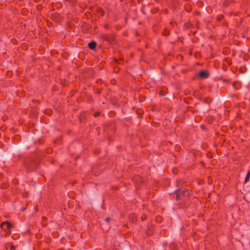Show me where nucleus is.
Returning a JSON list of instances; mask_svg holds the SVG:
<instances>
[{
    "instance_id": "obj_1",
    "label": "nucleus",
    "mask_w": 250,
    "mask_h": 250,
    "mask_svg": "<svg viewBox=\"0 0 250 250\" xmlns=\"http://www.w3.org/2000/svg\"><path fill=\"white\" fill-rule=\"evenodd\" d=\"M175 194L176 202H179L176 206L178 209H186L188 208L192 203L191 198L192 192L191 190L187 188H180L175 190L173 193Z\"/></svg>"
},
{
    "instance_id": "obj_2",
    "label": "nucleus",
    "mask_w": 250,
    "mask_h": 250,
    "mask_svg": "<svg viewBox=\"0 0 250 250\" xmlns=\"http://www.w3.org/2000/svg\"><path fill=\"white\" fill-rule=\"evenodd\" d=\"M23 165L28 172H32L39 167L40 162L37 157L31 155L25 158Z\"/></svg>"
},
{
    "instance_id": "obj_3",
    "label": "nucleus",
    "mask_w": 250,
    "mask_h": 250,
    "mask_svg": "<svg viewBox=\"0 0 250 250\" xmlns=\"http://www.w3.org/2000/svg\"><path fill=\"white\" fill-rule=\"evenodd\" d=\"M100 38L103 41L107 42L109 44H112L116 40V34L112 33L111 34L102 33Z\"/></svg>"
},
{
    "instance_id": "obj_4",
    "label": "nucleus",
    "mask_w": 250,
    "mask_h": 250,
    "mask_svg": "<svg viewBox=\"0 0 250 250\" xmlns=\"http://www.w3.org/2000/svg\"><path fill=\"white\" fill-rule=\"evenodd\" d=\"M132 180L134 183V185L137 189L139 188L144 182L143 177L139 175H134L132 177Z\"/></svg>"
},
{
    "instance_id": "obj_5",
    "label": "nucleus",
    "mask_w": 250,
    "mask_h": 250,
    "mask_svg": "<svg viewBox=\"0 0 250 250\" xmlns=\"http://www.w3.org/2000/svg\"><path fill=\"white\" fill-rule=\"evenodd\" d=\"M0 226L4 231L9 233H11V229L13 228V225L9 221L2 222Z\"/></svg>"
},
{
    "instance_id": "obj_6",
    "label": "nucleus",
    "mask_w": 250,
    "mask_h": 250,
    "mask_svg": "<svg viewBox=\"0 0 250 250\" xmlns=\"http://www.w3.org/2000/svg\"><path fill=\"white\" fill-rule=\"evenodd\" d=\"M210 75L207 70L202 69L198 72L197 76L201 79H207Z\"/></svg>"
},
{
    "instance_id": "obj_7",
    "label": "nucleus",
    "mask_w": 250,
    "mask_h": 250,
    "mask_svg": "<svg viewBox=\"0 0 250 250\" xmlns=\"http://www.w3.org/2000/svg\"><path fill=\"white\" fill-rule=\"evenodd\" d=\"M62 19L61 15L58 12H55L51 14V19L57 23L62 21Z\"/></svg>"
},
{
    "instance_id": "obj_8",
    "label": "nucleus",
    "mask_w": 250,
    "mask_h": 250,
    "mask_svg": "<svg viewBox=\"0 0 250 250\" xmlns=\"http://www.w3.org/2000/svg\"><path fill=\"white\" fill-rule=\"evenodd\" d=\"M154 233V225L153 224H149L147 226L146 230V235L147 237L151 236Z\"/></svg>"
},
{
    "instance_id": "obj_9",
    "label": "nucleus",
    "mask_w": 250,
    "mask_h": 250,
    "mask_svg": "<svg viewBox=\"0 0 250 250\" xmlns=\"http://www.w3.org/2000/svg\"><path fill=\"white\" fill-rule=\"evenodd\" d=\"M86 111L82 112L79 116V121L81 123H85L87 122V118L86 117Z\"/></svg>"
},
{
    "instance_id": "obj_10",
    "label": "nucleus",
    "mask_w": 250,
    "mask_h": 250,
    "mask_svg": "<svg viewBox=\"0 0 250 250\" xmlns=\"http://www.w3.org/2000/svg\"><path fill=\"white\" fill-rule=\"evenodd\" d=\"M129 219L132 224H137V216L134 213L130 214L129 215Z\"/></svg>"
},
{
    "instance_id": "obj_11",
    "label": "nucleus",
    "mask_w": 250,
    "mask_h": 250,
    "mask_svg": "<svg viewBox=\"0 0 250 250\" xmlns=\"http://www.w3.org/2000/svg\"><path fill=\"white\" fill-rule=\"evenodd\" d=\"M96 46H97V43L95 41L90 42L88 43V47L90 49L92 50H94L95 49Z\"/></svg>"
},
{
    "instance_id": "obj_12",
    "label": "nucleus",
    "mask_w": 250,
    "mask_h": 250,
    "mask_svg": "<svg viewBox=\"0 0 250 250\" xmlns=\"http://www.w3.org/2000/svg\"><path fill=\"white\" fill-rule=\"evenodd\" d=\"M234 2V0H224L223 2V6L224 7H229L231 4Z\"/></svg>"
},
{
    "instance_id": "obj_13",
    "label": "nucleus",
    "mask_w": 250,
    "mask_h": 250,
    "mask_svg": "<svg viewBox=\"0 0 250 250\" xmlns=\"http://www.w3.org/2000/svg\"><path fill=\"white\" fill-rule=\"evenodd\" d=\"M215 79L218 81H221L224 83H228L230 82L229 80L225 79L222 76H217Z\"/></svg>"
},
{
    "instance_id": "obj_14",
    "label": "nucleus",
    "mask_w": 250,
    "mask_h": 250,
    "mask_svg": "<svg viewBox=\"0 0 250 250\" xmlns=\"http://www.w3.org/2000/svg\"><path fill=\"white\" fill-rule=\"evenodd\" d=\"M215 79L218 81H221L224 83H228L230 82L229 80L225 79L222 76H217Z\"/></svg>"
},
{
    "instance_id": "obj_15",
    "label": "nucleus",
    "mask_w": 250,
    "mask_h": 250,
    "mask_svg": "<svg viewBox=\"0 0 250 250\" xmlns=\"http://www.w3.org/2000/svg\"><path fill=\"white\" fill-rule=\"evenodd\" d=\"M232 86L235 89H239L241 88V83L239 81H235L233 83Z\"/></svg>"
},
{
    "instance_id": "obj_16",
    "label": "nucleus",
    "mask_w": 250,
    "mask_h": 250,
    "mask_svg": "<svg viewBox=\"0 0 250 250\" xmlns=\"http://www.w3.org/2000/svg\"><path fill=\"white\" fill-rule=\"evenodd\" d=\"M184 184V182L182 181V180L179 179L176 181V187L178 188L177 189L180 188H183V185Z\"/></svg>"
},
{
    "instance_id": "obj_17",
    "label": "nucleus",
    "mask_w": 250,
    "mask_h": 250,
    "mask_svg": "<svg viewBox=\"0 0 250 250\" xmlns=\"http://www.w3.org/2000/svg\"><path fill=\"white\" fill-rule=\"evenodd\" d=\"M169 34L170 31L167 28H165L162 32V34L164 36H167Z\"/></svg>"
},
{
    "instance_id": "obj_18",
    "label": "nucleus",
    "mask_w": 250,
    "mask_h": 250,
    "mask_svg": "<svg viewBox=\"0 0 250 250\" xmlns=\"http://www.w3.org/2000/svg\"><path fill=\"white\" fill-rule=\"evenodd\" d=\"M189 29H190V32L191 33H192L193 35H195L196 34V33L197 32V30L192 31V29H195V27H194V24L193 23H192L191 22L190 23Z\"/></svg>"
},
{
    "instance_id": "obj_19",
    "label": "nucleus",
    "mask_w": 250,
    "mask_h": 250,
    "mask_svg": "<svg viewBox=\"0 0 250 250\" xmlns=\"http://www.w3.org/2000/svg\"><path fill=\"white\" fill-rule=\"evenodd\" d=\"M9 187V184L7 182H3L1 184L0 188L2 189H6Z\"/></svg>"
},
{
    "instance_id": "obj_20",
    "label": "nucleus",
    "mask_w": 250,
    "mask_h": 250,
    "mask_svg": "<svg viewBox=\"0 0 250 250\" xmlns=\"http://www.w3.org/2000/svg\"><path fill=\"white\" fill-rule=\"evenodd\" d=\"M190 21L185 22L183 25L184 30H187L189 28Z\"/></svg>"
},
{
    "instance_id": "obj_21",
    "label": "nucleus",
    "mask_w": 250,
    "mask_h": 250,
    "mask_svg": "<svg viewBox=\"0 0 250 250\" xmlns=\"http://www.w3.org/2000/svg\"><path fill=\"white\" fill-rule=\"evenodd\" d=\"M169 248L171 250H177V246L175 243L170 244Z\"/></svg>"
},
{
    "instance_id": "obj_22",
    "label": "nucleus",
    "mask_w": 250,
    "mask_h": 250,
    "mask_svg": "<svg viewBox=\"0 0 250 250\" xmlns=\"http://www.w3.org/2000/svg\"><path fill=\"white\" fill-rule=\"evenodd\" d=\"M211 101H212V100L211 99V98H210L209 97L206 98L203 101V102L204 103L207 104H209L211 102Z\"/></svg>"
},
{
    "instance_id": "obj_23",
    "label": "nucleus",
    "mask_w": 250,
    "mask_h": 250,
    "mask_svg": "<svg viewBox=\"0 0 250 250\" xmlns=\"http://www.w3.org/2000/svg\"><path fill=\"white\" fill-rule=\"evenodd\" d=\"M136 113L139 115L138 118H142L141 115L143 114V112L142 109H137L136 111Z\"/></svg>"
},
{
    "instance_id": "obj_24",
    "label": "nucleus",
    "mask_w": 250,
    "mask_h": 250,
    "mask_svg": "<svg viewBox=\"0 0 250 250\" xmlns=\"http://www.w3.org/2000/svg\"><path fill=\"white\" fill-rule=\"evenodd\" d=\"M97 12L99 14H100L101 16H104V12L102 8H99L97 10Z\"/></svg>"
},
{
    "instance_id": "obj_25",
    "label": "nucleus",
    "mask_w": 250,
    "mask_h": 250,
    "mask_svg": "<svg viewBox=\"0 0 250 250\" xmlns=\"http://www.w3.org/2000/svg\"><path fill=\"white\" fill-rule=\"evenodd\" d=\"M224 61H225L230 66L231 64V60L229 58H225L224 60Z\"/></svg>"
},
{
    "instance_id": "obj_26",
    "label": "nucleus",
    "mask_w": 250,
    "mask_h": 250,
    "mask_svg": "<svg viewBox=\"0 0 250 250\" xmlns=\"http://www.w3.org/2000/svg\"><path fill=\"white\" fill-rule=\"evenodd\" d=\"M52 113V110L50 109H46L44 110V113L48 115H50Z\"/></svg>"
},
{
    "instance_id": "obj_27",
    "label": "nucleus",
    "mask_w": 250,
    "mask_h": 250,
    "mask_svg": "<svg viewBox=\"0 0 250 250\" xmlns=\"http://www.w3.org/2000/svg\"><path fill=\"white\" fill-rule=\"evenodd\" d=\"M223 18L224 16L223 15H219L217 16L216 20L217 21H220L223 20Z\"/></svg>"
},
{
    "instance_id": "obj_28",
    "label": "nucleus",
    "mask_w": 250,
    "mask_h": 250,
    "mask_svg": "<svg viewBox=\"0 0 250 250\" xmlns=\"http://www.w3.org/2000/svg\"><path fill=\"white\" fill-rule=\"evenodd\" d=\"M43 140L42 139H40L38 141H35L34 144L35 145H36L37 144H43Z\"/></svg>"
},
{
    "instance_id": "obj_29",
    "label": "nucleus",
    "mask_w": 250,
    "mask_h": 250,
    "mask_svg": "<svg viewBox=\"0 0 250 250\" xmlns=\"http://www.w3.org/2000/svg\"><path fill=\"white\" fill-rule=\"evenodd\" d=\"M101 114V113L100 112V111H97V112H95L94 114H93V116L94 117H98L99 116H100Z\"/></svg>"
},
{
    "instance_id": "obj_30",
    "label": "nucleus",
    "mask_w": 250,
    "mask_h": 250,
    "mask_svg": "<svg viewBox=\"0 0 250 250\" xmlns=\"http://www.w3.org/2000/svg\"><path fill=\"white\" fill-rule=\"evenodd\" d=\"M104 220L106 222H107V223H109L111 222V220H112V218H110V217H106V218H105L104 219Z\"/></svg>"
},
{
    "instance_id": "obj_31",
    "label": "nucleus",
    "mask_w": 250,
    "mask_h": 250,
    "mask_svg": "<svg viewBox=\"0 0 250 250\" xmlns=\"http://www.w3.org/2000/svg\"><path fill=\"white\" fill-rule=\"evenodd\" d=\"M243 21V20L242 18V19H241V20L239 21V22L237 23L236 25L238 27H239L240 26V25L242 24Z\"/></svg>"
},
{
    "instance_id": "obj_32",
    "label": "nucleus",
    "mask_w": 250,
    "mask_h": 250,
    "mask_svg": "<svg viewBox=\"0 0 250 250\" xmlns=\"http://www.w3.org/2000/svg\"><path fill=\"white\" fill-rule=\"evenodd\" d=\"M141 219L142 221H144L146 219V216L145 215H143L141 217Z\"/></svg>"
},
{
    "instance_id": "obj_33",
    "label": "nucleus",
    "mask_w": 250,
    "mask_h": 250,
    "mask_svg": "<svg viewBox=\"0 0 250 250\" xmlns=\"http://www.w3.org/2000/svg\"><path fill=\"white\" fill-rule=\"evenodd\" d=\"M198 93V91H195L194 92V94H193V95L194 96V97H195L196 98H198V97L197 96V93ZM199 100L201 101V98H199Z\"/></svg>"
},
{
    "instance_id": "obj_34",
    "label": "nucleus",
    "mask_w": 250,
    "mask_h": 250,
    "mask_svg": "<svg viewBox=\"0 0 250 250\" xmlns=\"http://www.w3.org/2000/svg\"><path fill=\"white\" fill-rule=\"evenodd\" d=\"M208 122L210 124H211L212 123V117H208Z\"/></svg>"
},
{
    "instance_id": "obj_35",
    "label": "nucleus",
    "mask_w": 250,
    "mask_h": 250,
    "mask_svg": "<svg viewBox=\"0 0 250 250\" xmlns=\"http://www.w3.org/2000/svg\"><path fill=\"white\" fill-rule=\"evenodd\" d=\"M102 90V88L98 89V90L97 92H95V94L100 95L101 94Z\"/></svg>"
},
{
    "instance_id": "obj_36",
    "label": "nucleus",
    "mask_w": 250,
    "mask_h": 250,
    "mask_svg": "<svg viewBox=\"0 0 250 250\" xmlns=\"http://www.w3.org/2000/svg\"><path fill=\"white\" fill-rule=\"evenodd\" d=\"M250 178V177L249 176L246 175L245 179V183H246L247 182L249 181Z\"/></svg>"
},
{
    "instance_id": "obj_37",
    "label": "nucleus",
    "mask_w": 250,
    "mask_h": 250,
    "mask_svg": "<svg viewBox=\"0 0 250 250\" xmlns=\"http://www.w3.org/2000/svg\"><path fill=\"white\" fill-rule=\"evenodd\" d=\"M223 69L225 71L227 70V69H228L227 66L225 64H224V63L223 64Z\"/></svg>"
},
{
    "instance_id": "obj_38",
    "label": "nucleus",
    "mask_w": 250,
    "mask_h": 250,
    "mask_svg": "<svg viewBox=\"0 0 250 250\" xmlns=\"http://www.w3.org/2000/svg\"><path fill=\"white\" fill-rule=\"evenodd\" d=\"M88 102H90V103H92L93 102V98L91 96H90V97H89L88 98Z\"/></svg>"
},
{
    "instance_id": "obj_39",
    "label": "nucleus",
    "mask_w": 250,
    "mask_h": 250,
    "mask_svg": "<svg viewBox=\"0 0 250 250\" xmlns=\"http://www.w3.org/2000/svg\"><path fill=\"white\" fill-rule=\"evenodd\" d=\"M16 250V247L14 245H11L10 247V250Z\"/></svg>"
},
{
    "instance_id": "obj_40",
    "label": "nucleus",
    "mask_w": 250,
    "mask_h": 250,
    "mask_svg": "<svg viewBox=\"0 0 250 250\" xmlns=\"http://www.w3.org/2000/svg\"><path fill=\"white\" fill-rule=\"evenodd\" d=\"M228 25V22H226V21H224L223 23V26H227Z\"/></svg>"
},
{
    "instance_id": "obj_41",
    "label": "nucleus",
    "mask_w": 250,
    "mask_h": 250,
    "mask_svg": "<svg viewBox=\"0 0 250 250\" xmlns=\"http://www.w3.org/2000/svg\"><path fill=\"white\" fill-rule=\"evenodd\" d=\"M243 69H244L242 67H240V69H239L240 72V73H244V71Z\"/></svg>"
},
{
    "instance_id": "obj_42",
    "label": "nucleus",
    "mask_w": 250,
    "mask_h": 250,
    "mask_svg": "<svg viewBox=\"0 0 250 250\" xmlns=\"http://www.w3.org/2000/svg\"><path fill=\"white\" fill-rule=\"evenodd\" d=\"M239 14H240V12H237V13H235L234 14V16H239Z\"/></svg>"
},
{
    "instance_id": "obj_43",
    "label": "nucleus",
    "mask_w": 250,
    "mask_h": 250,
    "mask_svg": "<svg viewBox=\"0 0 250 250\" xmlns=\"http://www.w3.org/2000/svg\"><path fill=\"white\" fill-rule=\"evenodd\" d=\"M246 175H247L250 177V170L248 171V172L247 173Z\"/></svg>"
},
{
    "instance_id": "obj_44",
    "label": "nucleus",
    "mask_w": 250,
    "mask_h": 250,
    "mask_svg": "<svg viewBox=\"0 0 250 250\" xmlns=\"http://www.w3.org/2000/svg\"><path fill=\"white\" fill-rule=\"evenodd\" d=\"M108 24H106L104 25V28H106V29H107L108 28Z\"/></svg>"
},
{
    "instance_id": "obj_45",
    "label": "nucleus",
    "mask_w": 250,
    "mask_h": 250,
    "mask_svg": "<svg viewBox=\"0 0 250 250\" xmlns=\"http://www.w3.org/2000/svg\"><path fill=\"white\" fill-rule=\"evenodd\" d=\"M3 177V174L2 173H0V179Z\"/></svg>"
},
{
    "instance_id": "obj_46",
    "label": "nucleus",
    "mask_w": 250,
    "mask_h": 250,
    "mask_svg": "<svg viewBox=\"0 0 250 250\" xmlns=\"http://www.w3.org/2000/svg\"><path fill=\"white\" fill-rule=\"evenodd\" d=\"M113 188L115 189H118V187L115 186V187Z\"/></svg>"
},
{
    "instance_id": "obj_47",
    "label": "nucleus",
    "mask_w": 250,
    "mask_h": 250,
    "mask_svg": "<svg viewBox=\"0 0 250 250\" xmlns=\"http://www.w3.org/2000/svg\"><path fill=\"white\" fill-rule=\"evenodd\" d=\"M196 27L197 28H198V22L196 23Z\"/></svg>"
},
{
    "instance_id": "obj_48",
    "label": "nucleus",
    "mask_w": 250,
    "mask_h": 250,
    "mask_svg": "<svg viewBox=\"0 0 250 250\" xmlns=\"http://www.w3.org/2000/svg\"><path fill=\"white\" fill-rule=\"evenodd\" d=\"M143 0H138L139 3H140Z\"/></svg>"
},
{
    "instance_id": "obj_49",
    "label": "nucleus",
    "mask_w": 250,
    "mask_h": 250,
    "mask_svg": "<svg viewBox=\"0 0 250 250\" xmlns=\"http://www.w3.org/2000/svg\"><path fill=\"white\" fill-rule=\"evenodd\" d=\"M99 152H100V151H99L98 152H97V151H96V152H95V153H99Z\"/></svg>"
},
{
    "instance_id": "obj_50",
    "label": "nucleus",
    "mask_w": 250,
    "mask_h": 250,
    "mask_svg": "<svg viewBox=\"0 0 250 250\" xmlns=\"http://www.w3.org/2000/svg\"><path fill=\"white\" fill-rule=\"evenodd\" d=\"M136 35H137V36L138 35V32L137 31L136 32Z\"/></svg>"
},
{
    "instance_id": "obj_51",
    "label": "nucleus",
    "mask_w": 250,
    "mask_h": 250,
    "mask_svg": "<svg viewBox=\"0 0 250 250\" xmlns=\"http://www.w3.org/2000/svg\"><path fill=\"white\" fill-rule=\"evenodd\" d=\"M115 62H118V61H117V60H116V59H115Z\"/></svg>"
},
{
    "instance_id": "obj_52",
    "label": "nucleus",
    "mask_w": 250,
    "mask_h": 250,
    "mask_svg": "<svg viewBox=\"0 0 250 250\" xmlns=\"http://www.w3.org/2000/svg\"><path fill=\"white\" fill-rule=\"evenodd\" d=\"M170 24H173L172 22H170Z\"/></svg>"
},
{
    "instance_id": "obj_53",
    "label": "nucleus",
    "mask_w": 250,
    "mask_h": 250,
    "mask_svg": "<svg viewBox=\"0 0 250 250\" xmlns=\"http://www.w3.org/2000/svg\"><path fill=\"white\" fill-rule=\"evenodd\" d=\"M66 1H70L71 0H65Z\"/></svg>"
}]
</instances>
